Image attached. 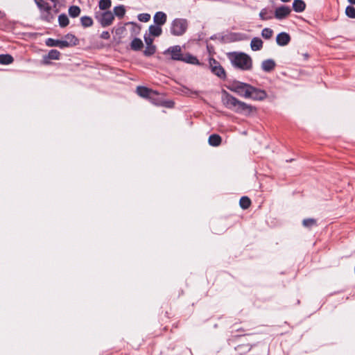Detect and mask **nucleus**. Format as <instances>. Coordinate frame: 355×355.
<instances>
[{
  "label": "nucleus",
  "instance_id": "1",
  "mask_svg": "<svg viewBox=\"0 0 355 355\" xmlns=\"http://www.w3.org/2000/svg\"><path fill=\"white\" fill-rule=\"evenodd\" d=\"M227 89L241 97L252 98L254 101H263L267 97L266 91L237 80L232 81L227 86Z\"/></svg>",
  "mask_w": 355,
  "mask_h": 355
},
{
  "label": "nucleus",
  "instance_id": "2",
  "mask_svg": "<svg viewBox=\"0 0 355 355\" xmlns=\"http://www.w3.org/2000/svg\"><path fill=\"white\" fill-rule=\"evenodd\" d=\"M222 102L227 108L238 114L248 115L256 111L254 107L239 101L225 90L223 92Z\"/></svg>",
  "mask_w": 355,
  "mask_h": 355
},
{
  "label": "nucleus",
  "instance_id": "3",
  "mask_svg": "<svg viewBox=\"0 0 355 355\" xmlns=\"http://www.w3.org/2000/svg\"><path fill=\"white\" fill-rule=\"evenodd\" d=\"M232 66L243 71L252 69V60L250 55L243 52H230L227 53Z\"/></svg>",
  "mask_w": 355,
  "mask_h": 355
},
{
  "label": "nucleus",
  "instance_id": "4",
  "mask_svg": "<svg viewBox=\"0 0 355 355\" xmlns=\"http://www.w3.org/2000/svg\"><path fill=\"white\" fill-rule=\"evenodd\" d=\"M209 68L211 71L220 78V79L225 80L226 78V72L221 64L214 58H210L209 61Z\"/></svg>",
  "mask_w": 355,
  "mask_h": 355
},
{
  "label": "nucleus",
  "instance_id": "5",
  "mask_svg": "<svg viewBox=\"0 0 355 355\" xmlns=\"http://www.w3.org/2000/svg\"><path fill=\"white\" fill-rule=\"evenodd\" d=\"M136 92L139 96L146 99H153V96L158 95L156 91L144 86H138Z\"/></svg>",
  "mask_w": 355,
  "mask_h": 355
},
{
  "label": "nucleus",
  "instance_id": "6",
  "mask_svg": "<svg viewBox=\"0 0 355 355\" xmlns=\"http://www.w3.org/2000/svg\"><path fill=\"white\" fill-rule=\"evenodd\" d=\"M291 8L287 6H281L275 9V17L278 20L284 19L291 13Z\"/></svg>",
  "mask_w": 355,
  "mask_h": 355
},
{
  "label": "nucleus",
  "instance_id": "7",
  "mask_svg": "<svg viewBox=\"0 0 355 355\" xmlns=\"http://www.w3.org/2000/svg\"><path fill=\"white\" fill-rule=\"evenodd\" d=\"M187 24H172L171 31L173 35L180 36L186 31Z\"/></svg>",
  "mask_w": 355,
  "mask_h": 355
},
{
  "label": "nucleus",
  "instance_id": "8",
  "mask_svg": "<svg viewBox=\"0 0 355 355\" xmlns=\"http://www.w3.org/2000/svg\"><path fill=\"white\" fill-rule=\"evenodd\" d=\"M166 53H168L171 54V58L173 60H181L183 55H182V51L180 46H174L172 47H170L167 51Z\"/></svg>",
  "mask_w": 355,
  "mask_h": 355
},
{
  "label": "nucleus",
  "instance_id": "9",
  "mask_svg": "<svg viewBox=\"0 0 355 355\" xmlns=\"http://www.w3.org/2000/svg\"><path fill=\"white\" fill-rule=\"evenodd\" d=\"M291 36L285 32L279 33L276 37L277 44L282 46L288 44V43L291 42Z\"/></svg>",
  "mask_w": 355,
  "mask_h": 355
},
{
  "label": "nucleus",
  "instance_id": "10",
  "mask_svg": "<svg viewBox=\"0 0 355 355\" xmlns=\"http://www.w3.org/2000/svg\"><path fill=\"white\" fill-rule=\"evenodd\" d=\"M252 347L253 345L250 343H242L235 347V351L239 355H244L249 352L252 349Z\"/></svg>",
  "mask_w": 355,
  "mask_h": 355
},
{
  "label": "nucleus",
  "instance_id": "11",
  "mask_svg": "<svg viewBox=\"0 0 355 355\" xmlns=\"http://www.w3.org/2000/svg\"><path fill=\"white\" fill-rule=\"evenodd\" d=\"M261 20H269L275 17V10L272 8H265L260 12Z\"/></svg>",
  "mask_w": 355,
  "mask_h": 355
},
{
  "label": "nucleus",
  "instance_id": "12",
  "mask_svg": "<svg viewBox=\"0 0 355 355\" xmlns=\"http://www.w3.org/2000/svg\"><path fill=\"white\" fill-rule=\"evenodd\" d=\"M46 44L48 46H58L60 48L67 47V42H64V40H54L52 38L47 39Z\"/></svg>",
  "mask_w": 355,
  "mask_h": 355
},
{
  "label": "nucleus",
  "instance_id": "13",
  "mask_svg": "<svg viewBox=\"0 0 355 355\" xmlns=\"http://www.w3.org/2000/svg\"><path fill=\"white\" fill-rule=\"evenodd\" d=\"M276 66L275 62L272 59L265 60L261 63V69L266 72L272 71Z\"/></svg>",
  "mask_w": 355,
  "mask_h": 355
},
{
  "label": "nucleus",
  "instance_id": "14",
  "mask_svg": "<svg viewBox=\"0 0 355 355\" xmlns=\"http://www.w3.org/2000/svg\"><path fill=\"white\" fill-rule=\"evenodd\" d=\"M222 141V138L219 135L213 134L209 137L208 142L210 146H218Z\"/></svg>",
  "mask_w": 355,
  "mask_h": 355
},
{
  "label": "nucleus",
  "instance_id": "15",
  "mask_svg": "<svg viewBox=\"0 0 355 355\" xmlns=\"http://www.w3.org/2000/svg\"><path fill=\"white\" fill-rule=\"evenodd\" d=\"M250 47L252 51H259L263 47V42L259 37H254L250 42Z\"/></svg>",
  "mask_w": 355,
  "mask_h": 355
},
{
  "label": "nucleus",
  "instance_id": "16",
  "mask_svg": "<svg viewBox=\"0 0 355 355\" xmlns=\"http://www.w3.org/2000/svg\"><path fill=\"white\" fill-rule=\"evenodd\" d=\"M114 19V14L111 11H104L101 14V22H112Z\"/></svg>",
  "mask_w": 355,
  "mask_h": 355
},
{
  "label": "nucleus",
  "instance_id": "17",
  "mask_svg": "<svg viewBox=\"0 0 355 355\" xmlns=\"http://www.w3.org/2000/svg\"><path fill=\"white\" fill-rule=\"evenodd\" d=\"M306 3L302 0H294L293 3V8L295 12H300L304 10Z\"/></svg>",
  "mask_w": 355,
  "mask_h": 355
},
{
  "label": "nucleus",
  "instance_id": "18",
  "mask_svg": "<svg viewBox=\"0 0 355 355\" xmlns=\"http://www.w3.org/2000/svg\"><path fill=\"white\" fill-rule=\"evenodd\" d=\"M146 42L147 43V46L146 49L144 51V53L146 56H150L155 53V47L151 44L152 40L149 39V40L147 38H145Z\"/></svg>",
  "mask_w": 355,
  "mask_h": 355
},
{
  "label": "nucleus",
  "instance_id": "19",
  "mask_svg": "<svg viewBox=\"0 0 355 355\" xmlns=\"http://www.w3.org/2000/svg\"><path fill=\"white\" fill-rule=\"evenodd\" d=\"M162 24H155L154 25H151L149 27V31L150 35L157 37L161 35L162 33V28L160 27V25Z\"/></svg>",
  "mask_w": 355,
  "mask_h": 355
},
{
  "label": "nucleus",
  "instance_id": "20",
  "mask_svg": "<svg viewBox=\"0 0 355 355\" xmlns=\"http://www.w3.org/2000/svg\"><path fill=\"white\" fill-rule=\"evenodd\" d=\"M125 6H116L114 8V16L115 15L116 17H118L119 19H121L123 16L125 15Z\"/></svg>",
  "mask_w": 355,
  "mask_h": 355
},
{
  "label": "nucleus",
  "instance_id": "21",
  "mask_svg": "<svg viewBox=\"0 0 355 355\" xmlns=\"http://www.w3.org/2000/svg\"><path fill=\"white\" fill-rule=\"evenodd\" d=\"M14 62L13 57L10 54L0 55V64H10Z\"/></svg>",
  "mask_w": 355,
  "mask_h": 355
},
{
  "label": "nucleus",
  "instance_id": "22",
  "mask_svg": "<svg viewBox=\"0 0 355 355\" xmlns=\"http://www.w3.org/2000/svg\"><path fill=\"white\" fill-rule=\"evenodd\" d=\"M239 205L242 209H246L250 207L251 205V200L248 197L243 196L239 200Z\"/></svg>",
  "mask_w": 355,
  "mask_h": 355
},
{
  "label": "nucleus",
  "instance_id": "23",
  "mask_svg": "<svg viewBox=\"0 0 355 355\" xmlns=\"http://www.w3.org/2000/svg\"><path fill=\"white\" fill-rule=\"evenodd\" d=\"M166 15L163 12H157L153 18V22H166Z\"/></svg>",
  "mask_w": 355,
  "mask_h": 355
},
{
  "label": "nucleus",
  "instance_id": "24",
  "mask_svg": "<svg viewBox=\"0 0 355 355\" xmlns=\"http://www.w3.org/2000/svg\"><path fill=\"white\" fill-rule=\"evenodd\" d=\"M80 13V8L77 6H71L69 8V15L71 17H76Z\"/></svg>",
  "mask_w": 355,
  "mask_h": 355
},
{
  "label": "nucleus",
  "instance_id": "25",
  "mask_svg": "<svg viewBox=\"0 0 355 355\" xmlns=\"http://www.w3.org/2000/svg\"><path fill=\"white\" fill-rule=\"evenodd\" d=\"M143 45L142 41L138 38H135L131 42V48L135 51L140 50Z\"/></svg>",
  "mask_w": 355,
  "mask_h": 355
},
{
  "label": "nucleus",
  "instance_id": "26",
  "mask_svg": "<svg viewBox=\"0 0 355 355\" xmlns=\"http://www.w3.org/2000/svg\"><path fill=\"white\" fill-rule=\"evenodd\" d=\"M302 225L304 227L310 229L317 225V220L314 218H306L302 220Z\"/></svg>",
  "mask_w": 355,
  "mask_h": 355
},
{
  "label": "nucleus",
  "instance_id": "27",
  "mask_svg": "<svg viewBox=\"0 0 355 355\" xmlns=\"http://www.w3.org/2000/svg\"><path fill=\"white\" fill-rule=\"evenodd\" d=\"M64 42H67V46L71 45H76L78 41V39L73 35H67L65 36Z\"/></svg>",
  "mask_w": 355,
  "mask_h": 355
},
{
  "label": "nucleus",
  "instance_id": "28",
  "mask_svg": "<svg viewBox=\"0 0 355 355\" xmlns=\"http://www.w3.org/2000/svg\"><path fill=\"white\" fill-rule=\"evenodd\" d=\"M181 60L191 64H198V59L196 57L189 54L183 56Z\"/></svg>",
  "mask_w": 355,
  "mask_h": 355
},
{
  "label": "nucleus",
  "instance_id": "29",
  "mask_svg": "<svg viewBox=\"0 0 355 355\" xmlns=\"http://www.w3.org/2000/svg\"><path fill=\"white\" fill-rule=\"evenodd\" d=\"M111 0H100L99 1V8L102 10H105L111 6Z\"/></svg>",
  "mask_w": 355,
  "mask_h": 355
},
{
  "label": "nucleus",
  "instance_id": "30",
  "mask_svg": "<svg viewBox=\"0 0 355 355\" xmlns=\"http://www.w3.org/2000/svg\"><path fill=\"white\" fill-rule=\"evenodd\" d=\"M60 53L56 49H52L49 52L48 58L51 60H59Z\"/></svg>",
  "mask_w": 355,
  "mask_h": 355
},
{
  "label": "nucleus",
  "instance_id": "31",
  "mask_svg": "<svg viewBox=\"0 0 355 355\" xmlns=\"http://www.w3.org/2000/svg\"><path fill=\"white\" fill-rule=\"evenodd\" d=\"M272 34H273L272 30L270 28H266L263 29L262 33H261L262 37L266 40L270 39L272 36Z\"/></svg>",
  "mask_w": 355,
  "mask_h": 355
},
{
  "label": "nucleus",
  "instance_id": "32",
  "mask_svg": "<svg viewBox=\"0 0 355 355\" xmlns=\"http://www.w3.org/2000/svg\"><path fill=\"white\" fill-rule=\"evenodd\" d=\"M345 14L350 18H355V8L348 6L345 9Z\"/></svg>",
  "mask_w": 355,
  "mask_h": 355
},
{
  "label": "nucleus",
  "instance_id": "33",
  "mask_svg": "<svg viewBox=\"0 0 355 355\" xmlns=\"http://www.w3.org/2000/svg\"><path fill=\"white\" fill-rule=\"evenodd\" d=\"M138 19L141 22H147L150 19V15L142 13L138 15Z\"/></svg>",
  "mask_w": 355,
  "mask_h": 355
},
{
  "label": "nucleus",
  "instance_id": "34",
  "mask_svg": "<svg viewBox=\"0 0 355 355\" xmlns=\"http://www.w3.org/2000/svg\"><path fill=\"white\" fill-rule=\"evenodd\" d=\"M37 5H38L39 7H40L41 8L44 9L47 12L51 10V8L49 7L48 3L45 2L43 0H41L40 2H38Z\"/></svg>",
  "mask_w": 355,
  "mask_h": 355
},
{
  "label": "nucleus",
  "instance_id": "35",
  "mask_svg": "<svg viewBox=\"0 0 355 355\" xmlns=\"http://www.w3.org/2000/svg\"><path fill=\"white\" fill-rule=\"evenodd\" d=\"M58 22H69L68 17L65 14H61L58 17Z\"/></svg>",
  "mask_w": 355,
  "mask_h": 355
},
{
  "label": "nucleus",
  "instance_id": "36",
  "mask_svg": "<svg viewBox=\"0 0 355 355\" xmlns=\"http://www.w3.org/2000/svg\"><path fill=\"white\" fill-rule=\"evenodd\" d=\"M157 96H153V99H148L150 102L156 105H162L163 103L160 101H158L156 98Z\"/></svg>",
  "mask_w": 355,
  "mask_h": 355
},
{
  "label": "nucleus",
  "instance_id": "37",
  "mask_svg": "<svg viewBox=\"0 0 355 355\" xmlns=\"http://www.w3.org/2000/svg\"><path fill=\"white\" fill-rule=\"evenodd\" d=\"M101 38H103V39L107 40V39H109V38H110V35L109 32H107V31H103V32L101 33Z\"/></svg>",
  "mask_w": 355,
  "mask_h": 355
},
{
  "label": "nucleus",
  "instance_id": "38",
  "mask_svg": "<svg viewBox=\"0 0 355 355\" xmlns=\"http://www.w3.org/2000/svg\"><path fill=\"white\" fill-rule=\"evenodd\" d=\"M81 22H92V20L89 17H81Z\"/></svg>",
  "mask_w": 355,
  "mask_h": 355
},
{
  "label": "nucleus",
  "instance_id": "39",
  "mask_svg": "<svg viewBox=\"0 0 355 355\" xmlns=\"http://www.w3.org/2000/svg\"><path fill=\"white\" fill-rule=\"evenodd\" d=\"M302 56L303 57V60L306 61L309 58V54L308 53H304L302 54Z\"/></svg>",
  "mask_w": 355,
  "mask_h": 355
},
{
  "label": "nucleus",
  "instance_id": "40",
  "mask_svg": "<svg viewBox=\"0 0 355 355\" xmlns=\"http://www.w3.org/2000/svg\"><path fill=\"white\" fill-rule=\"evenodd\" d=\"M5 17V14L0 11V19H3Z\"/></svg>",
  "mask_w": 355,
  "mask_h": 355
},
{
  "label": "nucleus",
  "instance_id": "41",
  "mask_svg": "<svg viewBox=\"0 0 355 355\" xmlns=\"http://www.w3.org/2000/svg\"><path fill=\"white\" fill-rule=\"evenodd\" d=\"M84 27H89L92 26L93 24H82Z\"/></svg>",
  "mask_w": 355,
  "mask_h": 355
},
{
  "label": "nucleus",
  "instance_id": "42",
  "mask_svg": "<svg viewBox=\"0 0 355 355\" xmlns=\"http://www.w3.org/2000/svg\"><path fill=\"white\" fill-rule=\"evenodd\" d=\"M62 28L66 27L69 24H59Z\"/></svg>",
  "mask_w": 355,
  "mask_h": 355
},
{
  "label": "nucleus",
  "instance_id": "43",
  "mask_svg": "<svg viewBox=\"0 0 355 355\" xmlns=\"http://www.w3.org/2000/svg\"><path fill=\"white\" fill-rule=\"evenodd\" d=\"M173 22H175V23H177V22H181V21H180V19H175L173 21Z\"/></svg>",
  "mask_w": 355,
  "mask_h": 355
},
{
  "label": "nucleus",
  "instance_id": "44",
  "mask_svg": "<svg viewBox=\"0 0 355 355\" xmlns=\"http://www.w3.org/2000/svg\"><path fill=\"white\" fill-rule=\"evenodd\" d=\"M352 4H355V0H348Z\"/></svg>",
  "mask_w": 355,
  "mask_h": 355
},
{
  "label": "nucleus",
  "instance_id": "45",
  "mask_svg": "<svg viewBox=\"0 0 355 355\" xmlns=\"http://www.w3.org/2000/svg\"><path fill=\"white\" fill-rule=\"evenodd\" d=\"M103 24V26L105 27L107 25H109L110 24H107V23H105V24Z\"/></svg>",
  "mask_w": 355,
  "mask_h": 355
},
{
  "label": "nucleus",
  "instance_id": "46",
  "mask_svg": "<svg viewBox=\"0 0 355 355\" xmlns=\"http://www.w3.org/2000/svg\"><path fill=\"white\" fill-rule=\"evenodd\" d=\"M51 19H53V17H51V18H46V20H47V21H50V20H51Z\"/></svg>",
  "mask_w": 355,
  "mask_h": 355
},
{
  "label": "nucleus",
  "instance_id": "47",
  "mask_svg": "<svg viewBox=\"0 0 355 355\" xmlns=\"http://www.w3.org/2000/svg\"><path fill=\"white\" fill-rule=\"evenodd\" d=\"M237 337H239V336H233L234 338H236Z\"/></svg>",
  "mask_w": 355,
  "mask_h": 355
}]
</instances>
